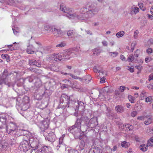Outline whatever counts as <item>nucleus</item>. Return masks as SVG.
<instances>
[{
  "instance_id": "nucleus-28",
  "label": "nucleus",
  "mask_w": 153,
  "mask_h": 153,
  "mask_svg": "<svg viewBox=\"0 0 153 153\" xmlns=\"http://www.w3.org/2000/svg\"><path fill=\"white\" fill-rule=\"evenodd\" d=\"M121 146L123 147L127 148L130 145V144L128 142L126 141H123L121 143Z\"/></svg>"
},
{
  "instance_id": "nucleus-57",
  "label": "nucleus",
  "mask_w": 153,
  "mask_h": 153,
  "mask_svg": "<svg viewBox=\"0 0 153 153\" xmlns=\"http://www.w3.org/2000/svg\"><path fill=\"white\" fill-rule=\"evenodd\" d=\"M128 70H129L130 72L132 73L134 72V68L130 66H128Z\"/></svg>"
},
{
  "instance_id": "nucleus-50",
  "label": "nucleus",
  "mask_w": 153,
  "mask_h": 153,
  "mask_svg": "<svg viewBox=\"0 0 153 153\" xmlns=\"http://www.w3.org/2000/svg\"><path fill=\"white\" fill-rule=\"evenodd\" d=\"M137 114V111H134L132 112L131 113V116L132 117H135Z\"/></svg>"
},
{
  "instance_id": "nucleus-49",
  "label": "nucleus",
  "mask_w": 153,
  "mask_h": 153,
  "mask_svg": "<svg viewBox=\"0 0 153 153\" xmlns=\"http://www.w3.org/2000/svg\"><path fill=\"white\" fill-rule=\"evenodd\" d=\"M135 68L137 69L138 70L140 71L143 68V67L141 65H136L135 66Z\"/></svg>"
},
{
  "instance_id": "nucleus-29",
  "label": "nucleus",
  "mask_w": 153,
  "mask_h": 153,
  "mask_svg": "<svg viewBox=\"0 0 153 153\" xmlns=\"http://www.w3.org/2000/svg\"><path fill=\"white\" fill-rule=\"evenodd\" d=\"M109 55L112 57H115L117 56L119 54V53L117 52H109Z\"/></svg>"
},
{
  "instance_id": "nucleus-42",
  "label": "nucleus",
  "mask_w": 153,
  "mask_h": 153,
  "mask_svg": "<svg viewBox=\"0 0 153 153\" xmlns=\"http://www.w3.org/2000/svg\"><path fill=\"white\" fill-rule=\"evenodd\" d=\"M152 100V97L151 96H149L146 97L145 99V100L146 102H151Z\"/></svg>"
},
{
  "instance_id": "nucleus-55",
  "label": "nucleus",
  "mask_w": 153,
  "mask_h": 153,
  "mask_svg": "<svg viewBox=\"0 0 153 153\" xmlns=\"http://www.w3.org/2000/svg\"><path fill=\"white\" fill-rule=\"evenodd\" d=\"M14 3V2L13 0H9V2H7V4L10 5H13Z\"/></svg>"
},
{
  "instance_id": "nucleus-5",
  "label": "nucleus",
  "mask_w": 153,
  "mask_h": 153,
  "mask_svg": "<svg viewBox=\"0 0 153 153\" xmlns=\"http://www.w3.org/2000/svg\"><path fill=\"white\" fill-rule=\"evenodd\" d=\"M6 127L7 132L9 134H12L17 128L16 124L12 122L8 123Z\"/></svg>"
},
{
  "instance_id": "nucleus-2",
  "label": "nucleus",
  "mask_w": 153,
  "mask_h": 153,
  "mask_svg": "<svg viewBox=\"0 0 153 153\" xmlns=\"http://www.w3.org/2000/svg\"><path fill=\"white\" fill-rule=\"evenodd\" d=\"M31 146L35 148L31 153H48V152H51L52 149L49 146H44L40 147L37 145V143L34 141L31 143Z\"/></svg>"
},
{
  "instance_id": "nucleus-16",
  "label": "nucleus",
  "mask_w": 153,
  "mask_h": 153,
  "mask_svg": "<svg viewBox=\"0 0 153 153\" xmlns=\"http://www.w3.org/2000/svg\"><path fill=\"white\" fill-rule=\"evenodd\" d=\"M81 78L82 79V81H83L84 80L85 83L89 82L91 79V77L89 75H86L83 78Z\"/></svg>"
},
{
  "instance_id": "nucleus-26",
  "label": "nucleus",
  "mask_w": 153,
  "mask_h": 153,
  "mask_svg": "<svg viewBox=\"0 0 153 153\" xmlns=\"http://www.w3.org/2000/svg\"><path fill=\"white\" fill-rule=\"evenodd\" d=\"M102 50L100 48H95L94 50V54L98 56L102 52Z\"/></svg>"
},
{
  "instance_id": "nucleus-46",
  "label": "nucleus",
  "mask_w": 153,
  "mask_h": 153,
  "mask_svg": "<svg viewBox=\"0 0 153 153\" xmlns=\"http://www.w3.org/2000/svg\"><path fill=\"white\" fill-rule=\"evenodd\" d=\"M152 60V59L151 57L148 56H147L146 57L145 59V61L146 63H148L150 62Z\"/></svg>"
},
{
  "instance_id": "nucleus-38",
  "label": "nucleus",
  "mask_w": 153,
  "mask_h": 153,
  "mask_svg": "<svg viewBox=\"0 0 153 153\" xmlns=\"http://www.w3.org/2000/svg\"><path fill=\"white\" fill-rule=\"evenodd\" d=\"M7 79L6 78L4 79V78H1L0 79V85L4 83L5 84H7L6 81Z\"/></svg>"
},
{
  "instance_id": "nucleus-9",
  "label": "nucleus",
  "mask_w": 153,
  "mask_h": 153,
  "mask_svg": "<svg viewBox=\"0 0 153 153\" xmlns=\"http://www.w3.org/2000/svg\"><path fill=\"white\" fill-rule=\"evenodd\" d=\"M52 32L56 37H57L62 35L64 33L60 29H58L54 26Z\"/></svg>"
},
{
  "instance_id": "nucleus-51",
  "label": "nucleus",
  "mask_w": 153,
  "mask_h": 153,
  "mask_svg": "<svg viewBox=\"0 0 153 153\" xmlns=\"http://www.w3.org/2000/svg\"><path fill=\"white\" fill-rule=\"evenodd\" d=\"M146 145L147 147H151L153 146V143L148 141Z\"/></svg>"
},
{
  "instance_id": "nucleus-27",
  "label": "nucleus",
  "mask_w": 153,
  "mask_h": 153,
  "mask_svg": "<svg viewBox=\"0 0 153 153\" xmlns=\"http://www.w3.org/2000/svg\"><path fill=\"white\" fill-rule=\"evenodd\" d=\"M147 93L144 91H143L140 94V97L141 100L144 99L145 97L147 96Z\"/></svg>"
},
{
  "instance_id": "nucleus-52",
  "label": "nucleus",
  "mask_w": 153,
  "mask_h": 153,
  "mask_svg": "<svg viewBox=\"0 0 153 153\" xmlns=\"http://www.w3.org/2000/svg\"><path fill=\"white\" fill-rule=\"evenodd\" d=\"M135 140L137 142H140L141 141V138H140L138 136H135L134 137Z\"/></svg>"
},
{
  "instance_id": "nucleus-31",
  "label": "nucleus",
  "mask_w": 153,
  "mask_h": 153,
  "mask_svg": "<svg viewBox=\"0 0 153 153\" xmlns=\"http://www.w3.org/2000/svg\"><path fill=\"white\" fill-rule=\"evenodd\" d=\"M125 34L124 31H120L117 33L116 34V36L118 38L122 37Z\"/></svg>"
},
{
  "instance_id": "nucleus-3",
  "label": "nucleus",
  "mask_w": 153,
  "mask_h": 153,
  "mask_svg": "<svg viewBox=\"0 0 153 153\" xmlns=\"http://www.w3.org/2000/svg\"><path fill=\"white\" fill-rule=\"evenodd\" d=\"M82 121L84 122L86 127L91 128H94L98 125L97 119L95 118H93L89 120L88 117H84L82 118Z\"/></svg>"
},
{
  "instance_id": "nucleus-45",
  "label": "nucleus",
  "mask_w": 153,
  "mask_h": 153,
  "mask_svg": "<svg viewBox=\"0 0 153 153\" xmlns=\"http://www.w3.org/2000/svg\"><path fill=\"white\" fill-rule=\"evenodd\" d=\"M140 53V51L138 49L137 50L134 52V55L135 56L138 57Z\"/></svg>"
},
{
  "instance_id": "nucleus-15",
  "label": "nucleus",
  "mask_w": 153,
  "mask_h": 153,
  "mask_svg": "<svg viewBox=\"0 0 153 153\" xmlns=\"http://www.w3.org/2000/svg\"><path fill=\"white\" fill-rule=\"evenodd\" d=\"M65 59H70V50H65L63 51Z\"/></svg>"
},
{
  "instance_id": "nucleus-32",
  "label": "nucleus",
  "mask_w": 153,
  "mask_h": 153,
  "mask_svg": "<svg viewBox=\"0 0 153 153\" xmlns=\"http://www.w3.org/2000/svg\"><path fill=\"white\" fill-rule=\"evenodd\" d=\"M78 104V107L77 106H76V109H78V108L79 107L81 106L82 107V109L84 108V103L83 102H81V101H78V102L77 103Z\"/></svg>"
},
{
  "instance_id": "nucleus-33",
  "label": "nucleus",
  "mask_w": 153,
  "mask_h": 153,
  "mask_svg": "<svg viewBox=\"0 0 153 153\" xmlns=\"http://www.w3.org/2000/svg\"><path fill=\"white\" fill-rule=\"evenodd\" d=\"M5 144V143H4V144H0V152L4 150L6 148L7 145Z\"/></svg>"
},
{
  "instance_id": "nucleus-39",
  "label": "nucleus",
  "mask_w": 153,
  "mask_h": 153,
  "mask_svg": "<svg viewBox=\"0 0 153 153\" xmlns=\"http://www.w3.org/2000/svg\"><path fill=\"white\" fill-rule=\"evenodd\" d=\"M152 119L151 118H149L145 122V124L146 125H148L152 122Z\"/></svg>"
},
{
  "instance_id": "nucleus-25",
  "label": "nucleus",
  "mask_w": 153,
  "mask_h": 153,
  "mask_svg": "<svg viewBox=\"0 0 153 153\" xmlns=\"http://www.w3.org/2000/svg\"><path fill=\"white\" fill-rule=\"evenodd\" d=\"M147 146L145 144H142L140 146V149L142 151L145 152L147 150Z\"/></svg>"
},
{
  "instance_id": "nucleus-12",
  "label": "nucleus",
  "mask_w": 153,
  "mask_h": 153,
  "mask_svg": "<svg viewBox=\"0 0 153 153\" xmlns=\"http://www.w3.org/2000/svg\"><path fill=\"white\" fill-rule=\"evenodd\" d=\"M6 120L5 118L0 117V128H2L6 127Z\"/></svg>"
},
{
  "instance_id": "nucleus-43",
  "label": "nucleus",
  "mask_w": 153,
  "mask_h": 153,
  "mask_svg": "<svg viewBox=\"0 0 153 153\" xmlns=\"http://www.w3.org/2000/svg\"><path fill=\"white\" fill-rule=\"evenodd\" d=\"M36 62V60L34 59L30 60L29 61V64L31 65H35Z\"/></svg>"
},
{
  "instance_id": "nucleus-48",
  "label": "nucleus",
  "mask_w": 153,
  "mask_h": 153,
  "mask_svg": "<svg viewBox=\"0 0 153 153\" xmlns=\"http://www.w3.org/2000/svg\"><path fill=\"white\" fill-rule=\"evenodd\" d=\"M119 90L121 92H123L125 90H126V87L124 86H120L119 88Z\"/></svg>"
},
{
  "instance_id": "nucleus-60",
  "label": "nucleus",
  "mask_w": 153,
  "mask_h": 153,
  "mask_svg": "<svg viewBox=\"0 0 153 153\" xmlns=\"http://www.w3.org/2000/svg\"><path fill=\"white\" fill-rule=\"evenodd\" d=\"M133 128V127L132 125H130L128 128L126 129V130L128 131L130 130H132Z\"/></svg>"
},
{
  "instance_id": "nucleus-34",
  "label": "nucleus",
  "mask_w": 153,
  "mask_h": 153,
  "mask_svg": "<svg viewBox=\"0 0 153 153\" xmlns=\"http://www.w3.org/2000/svg\"><path fill=\"white\" fill-rule=\"evenodd\" d=\"M134 60V57L133 54H131L128 56L127 61L129 62H132Z\"/></svg>"
},
{
  "instance_id": "nucleus-47",
  "label": "nucleus",
  "mask_w": 153,
  "mask_h": 153,
  "mask_svg": "<svg viewBox=\"0 0 153 153\" xmlns=\"http://www.w3.org/2000/svg\"><path fill=\"white\" fill-rule=\"evenodd\" d=\"M70 58H71L74 57H76V54H75L74 52H72L70 50Z\"/></svg>"
},
{
  "instance_id": "nucleus-40",
  "label": "nucleus",
  "mask_w": 153,
  "mask_h": 153,
  "mask_svg": "<svg viewBox=\"0 0 153 153\" xmlns=\"http://www.w3.org/2000/svg\"><path fill=\"white\" fill-rule=\"evenodd\" d=\"M138 6L141 10L144 11L146 10V8L144 7V5L143 3L139 4Z\"/></svg>"
},
{
  "instance_id": "nucleus-4",
  "label": "nucleus",
  "mask_w": 153,
  "mask_h": 153,
  "mask_svg": "<svg viewBox=\"0 0 153 153\" xmlns=\"http://www.w3.org/2000/svg\"><path fill=\"white\" fill-rule=\"evenodd\" d=\"M82 123V121H81L80 119H77L75 125L70 127L69 129V130L72 134L75 133V132L76 131H82L81 129H79V127L80 125Z\"/></svg>"
},
{
  "instance_id": "nucleus-64",
  "label": "nucleus",
  "mask_w": 153,
  "mask_h": 153,
  "mask_svg": "<svg viewBox=\"0 0 153 153\" xmlns=\"http://www.w3.org/2000/svg\"><path fill=\"white\" fill-rule=\"evenodd\" d=\"M68 86V85L65 84H63L61 86V88L62 89H64L65 88H67Z\"/></svg>"
},
{
  "instance_id": "nucleus-11",
  "label": "nucleus",
  "mask_w": 153,
  "mask_h": 153,
  "mask_svg": "<svg viewBox=\"0 0 153 153\" xmlns=\"http://www.w3.org/2000/svg\"><path fill=\"white\" fill-rule=\"evenodd\" d=\"M68 36L70 38H74L77 37L78 34L74 30H70L67 32Z\"/></svg>"
},
{
  "instance_id": "nucleus-41",
  "label": "nucleus",
  "mask_w": 153,
  "mask_h": 153,
  "mask_svg": "<svg viewBox=\"0 0 153 153\" xmlns=\"http://www.w3.org/2000/svg\"><path fill=\"white\" fill-rule=\"evenodd\" d=\"M136 45V42H133L131 44V51H133V50L134 49V47Z\"/></svg>"
},
{
  "instance_id": "nucleus-8",
  "label": "nucleus",
  "mask_w": 153,
  "mask_h": 153,
  "mask_svg": "<svg viewBox=\"0 0 153 153\" xmlns=\"http://www.w3.org/2000/svg\"><path fill=\"white\" fill-rule=\"evenodd\" d=\"M49 125V121L48 120H44L41 122L40 127L42 131H44L47 129Z\"/></svg>"
},
{
  "instance_id": "nucleus-36",
  "label": "nucleus",
  "mask_w": 153,
  "mask_h": 153,
  "mask_svg": "<svg viewBox=\"0 0 153 153\" xmlns=\"http://www.w3.org/2000/svg\"><path fill=\"white\" fill-rule=\"evenodd\" d=\"M87 9L85 7L81 8L80 10V12L81 14H85L87 11Z\"/></svg>"
},
{
  "instance_id": "nucleus-59",
  "label": "nucleus",
  "mask_w": 153,
  "mask_h": 153,
  "mask_svg": "<svg viewBox=\"0 0 153 153\" xmlns=\"http://www.w3.org/2000/svg\"><path fill=\"white\" fill-rule=\"evenodd\" d=\"M36 45H35V46H37V48L39 49V47H40L41 46V43L38 42H36Z\"/></svg>"
},
{
  "instance_id": "nucleus-17",
  "label": "nucleus",
  "mask_w": 153,
  "mask_h": 153,
  "mask_svg": "<svg viewBox=\"0 0 153 153\" xmlns=\"http://www.w3.org/2000/svg\"><path fill=\"white\" fill-rule=\"evenodd\" d=\"M139 10V8L137 7H132L131 9V14H136Z\"/></svg>"
},
{
  "instance_id": "nucleus-35",
  "label": "nucleus",
  "mask_w": 153,
  "mask_h": 153,
  "mask_svg": "<svg viewBox=\"0 0 153 153\" xmlns=\"http://www.w3.org/2000/svg\"><path fill=\"white\" fill-rule=\"evenodd\" d=\"M128 98L129 101L131 103H134V102L135 99L131 95H129L128 96Z\"/></svg>"
},
{
  "instance_id": "nucleus-63",
  "label": "nucleus",
  "mask_w": 153,
  "mask_h": 153,
  "mask_svg": "<svg viewBox=\"0 0 153 153\" xmlns=\"http://www.w3.org/2000/svg\"><path fill=\"white\" fill-rule=\"evenodd\" d=\"M123 126L124 127V129L126 130V129L128 128L129 127V125L128 124H124L123 125Z\"/></svg>"
},
{
  "instance_id": "nucleus-20",
  "label": "nucleus",
  "mask_w": 153,
  "mask_h": 153,
  "mask_svg": "<svg viewBox=\"0 0 153 153\" xmlns=\"http://www.w3.org/2000/svg\"><path fill=\"white\" fill-rule=\"evenodd\" d=\"M58 56V54H53L50 56V58H51V59L52 61H57L58 60H59Z\"/></svg>"
},
{
  "instance_id": "nucleus-21",
  "label": "nucleus",
  "mask_w": 153,
  "mask_h": 153,
  "mask_svg": "<svg viewBox=\"0 0 153 153\" xmlns=\"http://www.w3.org/2000/svg\"><path fill=\"white\" fill-rule=\"evenodd\" d=\"M37 52L41 53L42 54H43L48 53L49 52V50L47 48L44 47L42 49L41 51H37Z\"/></svg>"
},
{
  "instance_id": "nucleus-10",
  "label": "nucleus",
  "mask_w": 153,
  "mask_h": 153,
  "mask_svg": "<svg viewBox=\"0 0 153 153\" xmlns=\"http://www.w3.org/2000/svg\"><path fill=\"white\" fill-rule=\"evenodd\" d=\"M56 136L53 132H49L48 135L45 137L46 139L51 142H53L56 140Z\"/></svg>"
},
{
  "instance_id": "nucleus-24",
  "label": "nucleus",
  "mask_w": 153,
  "mask_h": 153,
  "mask_svg": "<svg viewBox=\"0 0 153 153\" xmlns=\"http://www.w3.org/2000/svg\"><path fill=\"white\" fill-rule=\"evenodd\" d=\"M85 145V142L83 140H81L79 146V149L78 150H82L84 149Z\"/></svg>"
},
{
  "instance_id": "nucleus-53",
  "label": "nucleus",
  "mask_w": 153,
  "mask_h": 153,
  "mask_svg": "<svg viewBox=\"0 0 153 153\" xmlns=\"http://www.w3.org/2000/svg\"><path fill=\"white\" fill-rule=\"evenodd\" d=\"M68 153H78V152L76 150L71 149L69 151Z\"/></svg>"
},
{
  "instance_id": "nucleus-56",
  "label": "nucleus",
  "mask_w": 153,
  "mask_h": 153,
  "mask_svg": "<svg viewBox=\"0 0 153 153\" xmlns=\"http://www.w3.org/2000/svg\"><path fill=\"white\" fill-rule=\"evenodd\" d=\"M8 56L7 55L4 54H3L1 55V57L3 59H7Z\"/></svg>"
},
{
  "instance_id": "nucleus-6",
  "label": "nucleus",
  "mask_w": 153,
  "mask_h": 153,
  "mask_svg": "<svg viewBox=\"0 0 153 153\" xmlns=\"http://www.w3.org/2000/svg\"><path fill=\"white\" fill-rule=\"evenodd\" d=\"M19 147L21 150L26 152L29 149L30 146L28 141L26 140H23L20 143Z\"/></svg>"
},
{
  "instance_id": "nucleus-62",
  "label": "nucleus",
  "mask_w": 153,
  "mask_h": 153,
  "mask_svg": "<svg viewBox=\"0 0 153 153\" xmlns=\"http://www.w3.org/2000/svg\"><path fill=\"white\" fill-rule=\"evenodd\" d=\"M123 126L124 127V129L126 130V129L128 128L129 127V125L128 124H124L123 125Z\"/></svg>"
},
{
  "instance_id": "nucleus-14",
  "label": "nucleus",
  "mask_w": 153,
  "mask_h": 153,
  "mask_svg": "<svg viewBox=\"0 0 153 153\" xmlns=\"http://www.w3.org/2000/svg\"><path fill=\"white\" fill-rule=\"evenodd\" d=\"M62 74H63L64 75H69L73 79H79L80 81L82 80V79L79 76H78L75 75H73L71 73H64L63 72H62Z\"/></svg>"
},
{
  "instance_id": "nucleus-19",
  "label": "nucleus",
  "mask_w": 153,
  "mask_h": 153,
  "mask_svg": "<svg viewBox=\"0 0 153 153\" xmlns=\"http://www.w3.org/2000/svg\"><path fill=\"white\" fill-rule=\"evenodd\" d=\"M59 60L60 61H64L65 60V56L63 52L61 53H58Z\"/></svg>"
},
{
  "instance_id": "nucleus-1",
  "label": "nucleus",
  "mask_w": 153,
  "mask_h": 153,
  "mask_svg": "<svg viewBox=\"0 0 153 153\" xmlns=\"http://www.w3.org/2000/svg\"><path fill=\"white\" fill-rule=\"evenodd\" d=\"M60 9L63 12L66 13L65 16L69 19L76 18L80 20L84 19L78 15L77 12H74L73 9L69 8L64 4H62L60 5Z\"/></svg>"
},
{
  "instance_id": "nucleus-30",
  "label": "nucleus",
  "mask_w": 153,
  "mask_h": 153,
  "mask_svg": "<svg viewBox=\"0 0 153 153\" xmlns=\"http://www.w3.org/2000/svg\"><path fill=\"white\" fill-rule=\"evenodd\" d=\"M81 71L80 70L78 69H75L74 71V74H73L78 76L80 75L81 74Z\"/></svg>"
},
{
  "instance_id": "nucleus-37",
  "label": "nucleus",
  "mask_w": 153,
  "mask_h": 153,
  "mask_svg": "<svg viewBox=\"0 0 153 153\" xmlns=\"http://www.w3.org/2000/svg\"><path fill=\"white\" fill-rule=\"evenodd\" d=\"M66 45V43L64 42H62L56 45V47L57 48H62Z\"/></svg>"
},
{
  "instance_id": "nucleus-61",
  "label": "nucleus",
  "mask_w": 153,
  "mask_h": 153,
  "mask_svg": "<svg viewBox=\"0 0 153 153\" xmlns=\"http://www.w3.org/2000/svg\"><path fill=\"white\" fill-rule=\"evenodd\" d=\"M100 83H104L105 82V78H100Z\"/></svg>"
},
{
  "instance_id": "nucleus-13",
  "label": "nucleus",
  "mask_w": 153,
  "mask_h": 153,
  "mask_svg": "<svg viewBox=\"0 0 153 153\" xmlns=\"http://www.w3.org/2000/svg\"><path fill=\"white\" fill-rule=\"evenodd\" d=\"M115 110L118 113H122L125 110L124 107L121 105H117L116 106Z\"/></svg>"
},
{
  "instance_id": "nucleus-54",
  "label": "nucleus",
  "mask_w": 153,
  "mask_h": 153,
  "mask_svg": "<svg viewBox=\"0 0 153 153\" xmlns=\"http://www.w3.org/2000/svg\"><path fill=\"white\" fill-rule=\"evenodd\" d=\"M138 33V31L137 30H136L134 32V38L136 39L137 38Z\"/></svg>"
},
{
  "instance_id": "nucleus-23",
  "label": "nucleus",
  "mask_w": 153,
  "mask_h": 153,
  "mask_svg": "<svg viewBox=\"0 0 153 153\" xmlns=\"http://www.w3.org/2000/svg\"><path fill=\"white\" fill-rule=\"evenodd\" d=\"M33 47L32 46H28L27 50V53H32L34 52V51L33 49Z\"/></svg>"
},
{
  "instance_id": "nucleus-7",
  "label": "nucleus",
  "mask_w": 153,
  "mask_h": 153,
  "mask_svg": "<svg viewBox=\"0 0 153 153\" xmlns=\"http://www.w3.org/2000/svg\"><path fill=\"white\" fill-rule=\"evenodd\" d=\"M96 5L91 4L89 7L90 10L88 12V13L90 14L89 15V17H91L94 14H96L99 11L98 8L96 6Z\"/></svg>"
},
{
  "instance_id": "nucleus-44",
  "label": "nucleus",
  "mask_w": 153,
  "mask_h": 153,
  "mask_svg": "<svg viewBox=\"0 0 153 153\" xmlns=\"http://www.w3.org/2000/svg\"><path fill=\"white\" fill-rule=\"evenodd\" d=\"M100 71L99 67L98 66H95L93 68V71L94 72L99 73V71Z\"/></svg>"
},
{
  "instance_id": "nucleus-22",
  "label": "nucleus",
  "mask_w": 153,
  "mask_h": 153,
  "mask_svg": "<svg viewBox=\"0 0 153 153\" xmlns=\"http://www.w3.org/2000/svg\"><path fill=\"white\" fill-rule=\"evenodd\" d=\"M99 76L100 78H103L105 77L106 75L105 72L103 70H100L99 71Z\"/></svg>"
},
{
  "instance_id": "nucleus-18",
  "label": "nucleus",
  "mask_w": 153,
  "mask_h": 153,
  "mask_svg": "<svg viewBox=\"0 0 153 153\" xmlns=\"http://www.w3.org/2000/svg\"><path fill=\"white\" fill-rule=\"evenodd\" d=\"M54 26H49L47 25H45L44 26V29L48 32H51Z\"/></svg>"
},
{
  "instance_id": "nucleus-58",
  "label": "nucleus",
  "mask_w": 153,
  "mask_h": 153,
  "mask_svg": "<svg viewBox=\"0 0 153 153\" xmlns=\"http://www.w3.org/2000/svg\"><path fill=\"white\" fill-rule=\"evenodd\" d=\"M102 43L103 45L104 46H107L108 45V42L105 40L103 41Z\"/></svg>"
}]
</instances>
